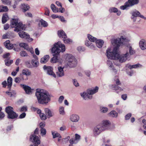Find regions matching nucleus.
Returning a JSON list of instances; mask_svg holds the SVG:
<instances>
[{"label":"nucleus","mask_w":146,"mask_h":146,"mask_svg":"<svg viewBox=\"0 0 146 146\" xmlns=\"http://www.w3.org/2000/svg\"><path fill=\"white\" fill-rule=\"evenodd\" d=\"M64 57L69 67L73 68L76 66L77 61L76 58L72 54H67L65 55Z\"/></svg>","instance_id":"5"},{"label":"nucleus","mask_w":146,"mask_h":146,"mask_svg":"<svg viewBox=\"0 0 146 146\" xmlns=\"http://www.w3.org/2000/svg\"><path fill=\"white\" fill-rule=\"evenodd\" d=\"M141 65L139 64H137L132 65H129V64H127L126 66V67H127L130 69H131L133 68H137L138 67H141Z\"/></svg>","instance_id":"29"},{"label":"nucleus","mask_w":146,"mask_h":146,"mask_svg":"<svg viewBox=\"0 0 146 146\" xmlns=\"http://www.w3.org/2000/svg\"><path fill=\"white\" fill-rule=\"evenodd\" d=\"M77 49L79 52H82L84 51L85 49L84 47L82 46H79L77 47Z\"/></svg>","instance_id":"50"},{"label":"nucleus","mask_w":146,"mask_h":146,"mask_svg":"<svg viewBox=\"0 0 146 146\" xmlns=\"http://www.w3.org/2000/svg\"><path fill=\"white\" fill-rule=\"evenodd\" d=\"M20 86L23 88L27 94H29L31 93V89L30 87L28 86L22 84H20Z\"/></svg>","instance_id":"23"},{"label":"nucleus","mask_w":146,"mask_h":146,"mask_svg":"<svg viewBox=\"0 0 146 146\" xmlns=\"http://www.w3.org/2000/svg\"><path fill=\"white\" fill-rule=\"evenodd\" d=\"M85 44L86 46L91 49L93 50H95L96 49V47L90 41L86 40L85 42Z\"/></svg>","instance_id":"25"},{"label":"nucleus","mask_w":146,"mask_h":146,"mask_svg":"<svg viewBox=\"0 0 146 146\" xmlns=\"http://www.w3.org/2000/svg\"><path fill=\"white\" fill-rule=\"evenodd\" d=\"M51 132L53 138H55L57 137L61 138V136L60 134L56 131H52Z\"/></svg>","instance_id":"35"},{"label":"nucleus","mask_w":146,"mask_h":146,"mask_svg":"<svg viewBox=\"0 0 146 146\" xmlns=\"http://www.w3.org/2000/svg\"><path fill=\"white\" fill-rule=\"evenodd\" d=\"M88 92V90L86 92H85L81 93V96L85 100L91 99L92 98V95Z\"/></svg>","instance_id":"18"},{"label":"nucleus","mask_w":146,"mask_h":146,"mask_svg":"<svg viewBox=\"0 0 146 146\" xmlns=\"http://www.w3.org/2000/svg\"><path fill=\"white\" fill-rule=\"evenodd\" d=\"M64 68V66H59L58 67V71L56 72V74L57 76L59 77H61L64 76V74L63 70Z\"/></svg>","instance_id":"20"},{"label":"nucleus","mask_w":146,"mask_h":146,"mask_svg":"<svg viewBox=\"0 0 146 146\" xmlns=\"http://www.w3.org/2000/svg\"><path fill=\"white\" fill-rule=\"evenodd\" d=\"M45 14L47 16H49V11L48 9L47 8H46L45 9Z\"/></svg>","instance_id":"63"},{"label":"nucleus","mask_w":146,"mask_h":146,"mask_svg":"<svg viewBox=\"0 0 146 146\" xmlns=\"http://www.w3.org/2000/svg\"><path fill=\"white\" fill-rule=\"evenodd\" d=\"M80 119L79 116L76 114H73L71 115L70 117V120L73 122H77Z\"/></svg>","instance_id":"24"},{"label":"nucleus","mask_w":146,"mask_h":146,"mask_svg":"<svg viewBox=\"0 0 146 146\" xmlns=\"http://www.w3.org/2000/svg\"><path fill=\"white\" fill-rule=\"evenodd\" d=\"M50 8L53 12L54 13L58 12V9L53 4H52L50 6Z\"/></svg>","instance_id":"37"},{"label":"nucleus","mask_w":146,"mask_h":146,"mask_svg":"<svg viewBox=\"0 0 146 146\" xmlns=\"http://www.w3.org/2000/svg\"><path fill=\"white\" fill-rule=\"evenodd\" d=\"M98 89L99 88L98 87L96 86L92 89L88 90V93H90V94H91L92 95L97 92L98 91Z\"/></svg>","instance_id":"31"},{"label":"nucleus","mask_w":146,"mask_h":146,"mask_svg":"<svg viewBox=\"0 0 146 146\" xmlns=\"http://www.w3.org/2000/svg\"><path fill=\"white\" fill-rule=\"evenodd\" d=\"M24 79L22 76L21 77H17L15 78V82L17 83H19L21 81L24 80Z\"/></svg>","instance_id":"45"},{"label":"nucleus","mask_w":146,"mask_h":146,"mask_svg":"<svg viewBox=\"0 0 146 146\" xmlns=\"http://www.w3.org/2000/svg\"><path fill=\"white\" fill-rule=\"evenodd\" d=\"M39 23H40L41 25L44 27H47L48 25V24L47 22L42 19L40 20Z\"/></svg>","instance_id":"41"},{"label":"nucleus","mask_w":146,"mask_h":146,"mask_svg":"<svg viewBox=\"0 0 146 146\" xmlns=\"http://www.w3.org/2000/svg\"><path fill=\"white\" fill-rule=\"evenodd\" d=\"M5 64L7 66H9L13 62V60L6 59L5 60Z\"/></svg>","instance_id":"51"},{"label":"nucleus","mask_w":146,"mask_h":146,"mask_svg":"<svg viewBox=\"0 0 146 146\" xmlns=\"http://www.w3.org/2000/svg\"><path fill=\"white\" fill-rule=\"evenodd\" d=\"M104 131L102 126L98 124L95 126L93 129L92 135L94 137H97L102 131Z\"/></svg>","instance_id":"11"},{"label":"nucleus","mask_w":146,"mask_h":146,"mask_svg":"<svg viewBox=\"0 0 146 146\" xmlns=\"http://www.w3.org/2000/svg\"><path fill=\"white\" fill-rule=\"evenodd\" d=\"M125 42V44L123 46H127L126 48V52L127 51L128 52L129 55L130 56V55L134 54L135 53V50L132 48V46L130 44H128V42Z\"/></svg>","instance_id":"15"},{"label":"nucleus","mask_w":146,"mask_h":146,"mask_svg":"<svg viewBox=\"0 0 146 146\" xmlns=\"http://www.w3.org/2000/svg\"><path fill=\"white\" fill-rule=\"evenodd\" d=\"M39 129L36 128L33 134L31 135L30 136V140L31 141L35 144H40V141L39 137L36 135L38 133Z\"/></svg>","instance_id":"8"},{"label":"nucleus","mask_w":146,"mask_h":146,"mask_svg":"<svg viewBox=\"0 0 146 146\" xmlns=\"http://www.w3.org/2000/svg\"><path fill=\"white\" fill-rule=\"evenodd\" d=\"M43 68L44 70L46 72L47 74L50 75L52 76L54 78H56V76L53 72L52 68L51 67L47 66L44 65Z\"/></svg>","instance_id":"13"},{"label":"nucleus","mask_w":146,"mask_h":146,"mask_svg":"<svg viewBox=\"0 0 146 146\" xmlns=\"http://www.w3.org/2000/svg\"><path fill=\"white\" fill-rule=\"evenodd\" d=\"M39 116L41 119L42 120H45L46 119V116L44 113H42L40 114Z\"/></svg>","instance_id":"54"},{"label":"nucleus","mask_w":146,"mask_h":146,"mask_svg":"<svg viewBox=\"0 0 146 146\" xmlns=\"http://www.w3.org/2000/svg\"><path fill=\"white\" fill-rule=\"evenodd\" d=\"M58 18H59L60 21L63 22H66V21L65 20L64 18L62 16H59Z\"/></svg>","instance_id":"61"},{"label":"nucleus","mask_w":146,"mask_h":146,"mask_svg":"<svg viewBox=\"0 0 146 146\" xmlns=\"http://www.w3.org/2000/svg\"><path fill=\"white\" fill-rule=\"evenodd\" d=\"M8 10L7 7L6 6L2 5L0 6V12H6Z\"/></svg>","instance_id":"42"},{"label":"nucleus","mask_w":146,"mask_h":146,"mask_svg":"<svg viewBox=\"0 0 146 146\" xmlns=\"http://www.w3.org/2000/svg\"><path fill=\"white\" fill-rule=\"evenodd\" d=\"M49 56L48 55L44 56L40 59V63L42 64H45L47 62L49 58Z\"/></svg>","instance_id":"27"},{"label":"nucleus","mask_w":146,"mask_h":146,"mask_svg":"<svg viewBox=\"0 0 146 146\" xmlns=\"http://www.w3.org/2000/svg\"><path fill=\"white\" fill-rule=\"evenodd\" d=\"M130 14L131 15V19L133 22H135L136 20V17H139L144 19H146V17L141 15L139 12L136 9L132 10Z\"/></svg>","instance_id":"10"},{"label":"nucleus","mask_w":146,"mask_h":146,"mask_svg":"<svg viewBox=\"0 0 146 146\" xmlns=\"http://www.w3.org/2000/svg\"><path fill=\"white\" fill-rule=\"evenodd\" d=\"M26 50L29 51L32 54L34 53V52L33 49L32 48H29L28 46L27 48V49Z\"/></svg>","instance_id":"60"},{"label":"nucleus","mask_w":146,"mask_h":146,"mask_svg":"<svg viewBox=\"0 0 146 146\" xmlns=\"http://www.w3.org/2000/svg\"><path fill=\"white\" fill-rule=\"evenodd\" d=\"M27 110V107L26 106H23L21 108L20 111H26Z\"/></svg>","instance_id":"58"},{"label":"nucleus","mask_w":146,"mask_h":146,"mask_svg":"<svg viewBox=\"0 0 146 146\" xmlns=\"http://www.w3.org/2000/svg\"><path fill=\"white\" fill-rule=\"evenodd\" d=\"M109 11L110 13H116L117 16L120 15L121 13L120 11L118 10L117 8L113 7L110 8Z\"/></svg>","instance_id":"22"},{"label":"nucleus","mask_w":146,"mask_h":146,"mask_svg":"<svg viewBox=\"0 0 146 146\" xmlns=\"http://www.w3.org/2000/svg\"><path fill=\"white\" fill-rule=\"evenodd\" d=\"M131 113H129L127 114L125 116V119L126 120L129 119L131 117Z\"/></svg>","instance_id":"59"},{"label":"nucleus","mask_w":146,"mask_h":146,"mask_svg":"<svg viewBox=\"0 0 146 146\" xmlns=\"http://www.w3.org/2000/svg\"><path fill=\"white\" fill-rule=\"evenodd\" d=\"M63 40L64 42L66 44H70L72 42V40L69 38H67V37L66 38H63Z\"/></svg>","instance_id":"46"},{"label":"nucleus","mask_w":146,"mask_h":146,"mask_svg":"<svg viewBox=\"0 0 146 146\" xmlns=\"http://www.w3.org/2000/svg\"><path fill=\"white\" fill-rule=\"evenodd\" d=\"M64 99V97L63 96H60L58 100V102L60 104H61L62 103L63 100Z\"/></svg>","instance_id":"57"},{"label":"nucleus","mask_w":146,"mask_h":146,"mask_svg":"<svg viewBox=\"0 0 146 146\" xmlns=\"http://www.w3.org/2000/svg\"><path fill=\"white\" fill-rule=\"evenodd\" d=\"M11 26L12 28H14V31L17 32L21 30H24L25 29V25L22 23L19 22V19L17 18L12 19L11 21Z\"/></svg>","instance_id":"3"},{"label":"nucleus","mask_w":146,"mask_h":146,"mask_svg":"<svg viewBox=\"0 0 146 146\" xmlns=\"http://www.w3.org/2000/svg\"><path fill=\"white\" fill-rule=\"evenodd\" d=\"M40 134L42 136L45 135L46 133V129L44 128H42L40 129Z\"/></svg>","instance_id":"52"},{"label":"nucleus","mask_w":146,"mask_h":146,"mask_svg":"<svg viewBox=\"0 0 146 146\" xmlns=\"http://www.w3.org/2000/svg\"><path fill=\"white\" fill-rule=\"evenodd\" d=\"M19 46L22 47L23 48L25 49H27V48L28 46V45L25 43H21L19 44Z\"/></svg>","instance_id":"49"},{"label":"nucleus","mask_w":146,"mask_h":146,"mask_svg":"<svg viewBox=\"0 0 146 146\" xmlns=\"http://www.w3.org/2000/svg\"><path fill=\"white\" fill-rule=\"evenodd\" d=\"M5 111L8 115V118L14 119L17 118L18 115L13 111V108L11 106H8L6 108Z\"/></svg>","instance_id":"9"},{"label":"nucleus","mask_w":146,"mask_h":146,"mask_svg":"<svg viewBox=\"0 0 146 146\" xmlns=\"http://www.w3.org/2000/svg\"><path fill=\"white\" fill-rule=\"evenodd\" d=\"M111 122L107 120H105L102 121V124H99L103 127V130L105 131L106 129H108L109 126Z\"/></svg>","instance_id":"16"},{"label":"nucleus","mask_w":146,"mask_h":146,"mask_svg":"<svg viewBox=\"0 0 146 146\" xmlns=\"http://www.w3.org/2000/svg\"><path fill=\"white\" fill-rule=\"evenodd\" d=\"M59 10L58 12H60L61 13H63L65 11V9L62 7H60L59 8Z\"/></svg>","instance_id":"62"},{"label":"nucleus","mask_w":146,"mask_h":146,"mask_svg":"<svg viewBox=\"0 0 146 146\" xmlns=\"http://www.w3.org/2000/svg\"><path fill=\"white\" fill-rule=\"evenodd\" d=\"M59 112L61 115H64L65 114L64 108L63 106H60L59 108Z\"/></svg>","instance_id":"47"},{"label":"nucleus","mask_w":146,"mask_h":146,"mask_svg":"<svg viewBox=\"0 0 146 146\" xmlns=\"http://www.w3.org/2000/svg\"><path fill=\"white\" fill-rule=\"evenodd\" d=\"M35 96L39 104H47L51 100V96L46 90L41 89H36Z\"/></svg>","instance_id":"2"},{"label":"nucleus","mask_w":146,"mask_h":146,"mask_svg":"<svg viewBox=\"0 0 146 146\" xmlns=\"http://www.w3.org/2000/svg\"><path fill=\"white\" fill-rule=\"evenodd\" d=\"M26 115V114L25 113H22L19 116V118L21 119L24 118Z\"/></svg>","instance_id":"64"},{"label":"nucleus","mask_w":146,"mask_h":146,"mask_svg":"<svg viewBox=\"0 0 146 146\" xmlns=\"http://www.w3.org/2000/svg\"><path fill=\"white\" fill-rule=\"evenodd\" d=\"M139 0H128L124 5L121 6L120 9L122 10L128 9L129 7L138 4Z\"/></svg>","instance_id":"6"},{"label":"nucleus","mask_w":146,"mask_h":146,"mask_svg":"<svg viewBox=\"0 0 146 146\" xmlns=\"http://www.w3.org/2000/svg\"><path fill=\"white\" fill-rule=\"evenodd\" d=\"M87 36L88 40L90 42H95L97 39L96 38L90 34H88Z\"/></svg>","instance_id":"39"},{"label":"nucleus","mask_w":146,"mask_h":146,"mask_svg":"<svg viewBox=\"0 0 146 146\" xmlns=\"http://www.w3.org/2000/svg\"><path fill=\"white\" fill-rule=\"evenodd\" d=\"M100 111L102 113H106L107 112L108 110V108H107L101 106L100 107Z\"/></svg>","instance_id":"44"},{"label":"nucleus","mask_w":146,"mask_h":146,"mask_svg":"<svg viewBox=\"0 0 146 146\" xmlns=\"http://www.w3.org/2000/svg\"><path fill=\"white\" fill-rule=\"evenodd\" d=\"M109 116L113 117H116L117 116V113L114 110H112L108 114Z\"/></svg>","instance_id":"33"},{"label":"nucleus","mask_w":146,"mask_h":146,"mask_svg":"<svg viewBox=\"0 0 146 146\" xmlns=\"http://www.w3.org/2000/svg\"><path fill=\"white\" fill-rule=\"evenodd\" d=\"M139 46L142 50L146 49V40L143 39H141L139 42Z\"/></svg>","instance_id":"19"},{"label":"nucleus","mask_w":146,"mask_h":146,"mask_svg":"<svg viewBox=\"0 0 146 146\" xmlns=\"http://www.w3.org/2000/svg\"><path fill=\"white\" fill-rule=\"evenodd\" d=\"M32 64L34 67H37L39 65V62L36 60H32Z\"/></svg>","instance_id":"40"},{"label":"nucleus","mask_w":146,"mask_h":146,"mask_svg":"<svg viewBox=\"0 0 146 146\" xmlns=\"http://www.w3.org/2000/svg\"><path fill=\"white\" fill-rule=\"evenodd\" d=\"M22 74L23 75H25L27 76H28L31 75V72L29 69H25L23 70Z\"/></svg>","instance_id":"30"},{"label":"nucleus","mask_w":146,"mask_h":146,"mask_svg":"<svg viewBox=\"0 0 146 146\" xmlns=\"http://www.w3.org/2000/svg\"><path fill=\"white\" fill-rule=\"evenodd\" d=\"M126 31H122L119 34L120 38L111 40V43L114 47L113 49L111 47H109L106 50V55L108 58L118 60L121 63L130 60V56L127 51L121 54H119L118 52L119 46H123L125 44V42L130 41V39L126 36Z\"/></svg>","instance_id":"1"},{"label":"nucleus","mask_w":146,"mask_h":146,"mask_svg":"<svg viewBox=\"0 0 146 146\" xmlns=\"http://www.w3.org/2000/svg\"><path fill=\"white\" fill-rule=\"evenodd\" d=\"M21 8L22 9L23 11V12L28 11L30 8L29 5L27 4H21Z\"/></svg>","instance_id":"32"},{"label":"nucleus","mask_w":146,"mask_h":146,"mask_svg":"<svg viewBox=\"0 0 146 146\" xmlns=\"http://www.w3.org/2000/svg\"><path fill=\"white\" fill-rule=\"evenodd\" d=\"M58 35L59 37L62 38H66L67 37L66 34L65 32L62 30H60L58 31Z\"/></svg>","instance_id":"26"},{"label":"nucleus","mask_w":146,"mask_h":146,"mask_svg":"<svg viewBox=\"0 0 146 146\" xmlns=\"http://www.w3.org/2000/svg\"><path fill=\"white\" fill-rule=\"evenodd\" d=\"M73 82L74 85L76 87L79 86V84L77 81L76 79H74L73 80Z\"/></svg>","instance_id":"56"},{"label":"nucleus","mask_w":146,"mask_h":146,"mask_svg":"<svg viewBox=\"0 0 146 146\" xmlns=\"http://www.w3.org/2000/svg\"><path fill=\"white\" fill-rule=\"evenodd\" d=\"M19 67H17L16 68L15 71H13L11 73V75L13 76H15L17 74V72L19 71Z\"/></svg>","instance_id":"53"},{"label":"nucleus","mask_w":146,"mask_h":146,"mask_svg":"<svg viewBox=\"0 0 146 146\" xmlns=\"http://www.w3.org/2000/svg\"><path fill=\"white\" fill-rule=\"evenodd\" d=\"M115 128V124L113 123H111L109 126L108 130H112L114 129Z\"/></svg>","instance_id":"48"},{"label":"nucleus","mask_w":146,"mask_h":146,"mask_svg":"<svg viewBox=\"0 0 146 146\" xmlns=\"http://www.w3.org/2000/svg\"><path fill=\"white\" fill-rule=\"evenodd\" d=\"M96 46L99 48H101L104 43V41L101 40H96L95 41Z\"/></svg>","instance_id":"28"},{"label":"nucleus","mask_w":146,"mask_h":146,"mask_svg":"<svg viewBox=\"0 0 146 146\" xmlns=\"http://www.w3.org/2000/svg\"><path fill=\"white\" fill-rule=\"evenodd\" d=\"M114 80L117 85L115 84L110 85L109 86V87L110 89L116 91V92L118 93L119 92L123 91L124 88H121L117 85H120L121 84V83L119 80L117 76H115Z\"/></svg>","instance_id":"7"},{"label":"nucleus","mask_w":146,"mask_h":146,"mask_svg":"<svg viewBox=\"0 0 146 146\" xmlns=\"http://www.w3.org/2000/svg\"><path fill=\"white\" fill-rule=\"evenodd\" d=\"M13 79L11 77H9L7 79V84L8 88L10 89L12 84Z\"/></svg>","instance_id":"36"},{"label":"nucleus","mask_w":146,"mask_h":146,"mask_svg":"<svg viewBox=\"0 0 146 146\" xmlns=\"http://www.w3.org/2000/svg\"><path fill=\"white\" fill-rule=\"evenodd\" d=\"M81 139L80 136L76 133L75 134V139L71 138L70 139V142L72 143H74V144H77L80 141Z\"/></svg>","instance_id":"21"},{"label":"nucleus","mask_w":146,"mask_h":146,"mask_svg":"<svg viewBox=\"0 0 146 146\" xmlns=\"http://www.w3.org/2000/svg\"><path fill=\"white\" fill-rule=\"evenodd\" d=\"M65 46L60 41L55 43L52 48V51L53 55L55 56L58 55L61 52H63L65 50Z\"/></svg>","instance_id":"4"},{"label":"nucleus","mask_w":146,"mask_h":146,"mask_svg":"<svg viewBox=\"0 0 146 146\" xmlns=\"http://www.w3.org/2000/svg\"><path fill=\"white\" fill-rule=\"evenodd\" d=\"M45 112L48 118H49L52 116L51 111L48 108H45Z\"/></svg>","instance_id":"34"},{"label":"nucleus","mask_w":146,"mask_h":146,"mask_svg":"<svg viewBox=\"0 0 146 146\" xmlns=\"http://www.w3.org/2000/svg\"><path fill=\"white\" fill-rule=\"evenodd\" d=\"M107 65L108 66L109 69L112 70L115 74H116L117 72V70L115 68L113 60H107Z\"/></svg>","instance_id":"14"},{"label":"nucleus","mask_w":146,"mask_h":146,"mask_svg":"<svg viewBox=\"0 0 146 146\" xmlns=\"http://www.w3.org/2000/svg\"><path fill=\"white\" fill-rule=\"evenodd\" d=\"M61 60L62 61V60H61L59 61L57 59V57L54 56L51 58L50 61L52 63H55L58 62L61 64H62Z\"/></svg>","instance_id":"38"},{"label":"nucleus","mask_w":146,"mask_h":146,"mask_svg":"<svg viewBox=\"0 0 146 146\" xmlns=\"http://www.w3.org/2000/svg\"><path fill=\"white\" fill-rule=\"evenodd\" d=\"M10 41L7 40L4 43V45L5 47L9 49H11L13 48L15 50V48L17 47L16 45L15 44H11L10 43Z\"/></svg>","instance_id":"17"},{"label":"nucleus","mask_w":146,"mask_h":146,"mask_svg":"<svg viewBox=\"0 0 146 146\" xmlns=\"http://www.w3.org/2000/svg\"><path fill=\"white\" fill-rule=\"evenodd\" d=\"M20 55L22 56H28L27 53L25 51H22L20 53Z\"/></svg>","instance_id":"55"},{"label":"nucleus","mask_w":146,"mask_h":146,"mask_svg":"<svg viewBox=\"0 0 146 146\" xmlns=\"http://www.w3.org/2000/svg\"><path fill=\"white\" fill-rule=\"evenodd\" d=\"M8 19V15L6 14H4L2 18V21L3 23H5Z\"/></svg>","instance_id":"43"},{"label":"nucleus","mask_w":146,"mask_h":146,"mask_svg":"<svg viewBox=\"0 0 146 146\" xmlns=\"http://www.w3.org/2000/svg\"><path fill=\"white\" fill-rule=\"evenodd\" d=\"M19 32V35L21 38L26 39L29 42H31L33 40L32 38H30L29 35L25 32L20 31Z\"/></svg>","instance_id":"12"}]
</instances>
